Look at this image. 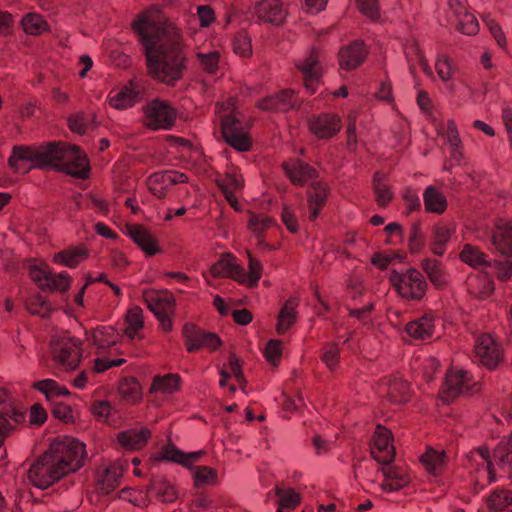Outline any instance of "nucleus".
<instances>
[{"label":"nucleus","mask_w":512,"mask_h":512,"mask_svg":"<svg viewBox=\"0 0 512 512\" xmlns=\"http://www.w3.org/2000/svg\"><path fill=\"white\" fill-rule=\"evenodd\" d=\"M132 27L140 39L149 74L157 81L174 86L187 68L180 28L155 7L137 16Z\"/></svg>","instance_id":"nucleus-1"},{"label":"nucleus","mask_w":512,"mask_h":512,"mask_svg":"<svg viewBox=\"0 0 512 512\" xmlns=\"http://www.w3.org/2000/svg\"><path fill=\"white\" fill-rule=\"evenodd\" d=\"M8 163L17 172H29L33 167L54 168L79 179L88 177L90 169L87 156L76 145L58 143L14 147Z\"/></svg>","instance_id":"nucleus-2"},{"label":"nucleus","mask_w":512,"mask_h":512,"mask_svg":"<svg viewBox=\"0 0 512 512\" xmlns=\"http://www.w3.org/2000/svg\"><path fill=\"white\" fill-rule=\"evenodd\" d=\"M85 457V445L76 438L54 441L28 469V479L39 489H47L64 475L80 469Z\"/></svg>","instance_id":"nucleus-3"},{"label":"nucleus","mask_w":512,"mask_h":512,"mask_svg":"<svg viewBox=\"0 0 512 512\" xmlns=\"http://www.w3.org/2000/svg\"><path fill=\"white\" fill-rule=\"evenodd\" d=\"M282 168L293 184H310L307 191L308 219H317L320 210L327 201L328 188L326 184L316 180L317 171L302 160L294 159L282 164Z\"/></svg>","instance_id":"nucleus-4"},{"label":"nucleus","mask_w":512,"mask_h":512,"mask_svg":"<svg viewBox=\"0 0 512 512\" xmlns=\"http://www.w3.org/2000/svg\"><path fill=\"white\" fill-rule=\"evenodd\" d=\"M249 263L248 273L245 272L243 266L236 264L232 254H223L210 268L209 272H204L203 276L209 285H213L211 278H233L240 283L248 286L257 285L262 275V265L255 260L251 254L248 255Z\"/></svg>","instance_id":"nucleus-5"},{"label":"nucleus","mask_w":512,"mask_h":512,"mask_svg":"<svg viewBox=\"0 0 512 512\" xmlns=\"http://www.w3.org/2000/svg\"><path fill=\"white\" fill-rule=\"evenodd\" d=\"M50 348L54 362L68 371L78 367L82 359V341L71 333L54 335L50 339Z\"/></svg>","instance_id":"nucleus-6"},{"label":"nucleus","mask_w":512,"mask_h":512,"mask_svg":"<svg viewBox=\"0 0 512 512\" xmlns=\"http://www.w3.org/2000/svg\"><path fill=\"white\" fill-rule=\"evenodd\" d=\"M389 280L399 296L408 301H420L428 287L423 274L414 268L406 269L403 272L391 270Z\"/></svg>","instance_id":"nucleus-7"},{"label":"nucleus","mask_w":512,"mask_h":512,"mask_svg":"<svg viewBox=\"0 0 512 512\" xmlns=\"http://www.w3.org/2000/svg\"><path fill=\"white\" fill-rule=\"evenodd\" d=\"M220 120L221 133L227 144L239 152H246V150L251 149V138L234 109L220 116Z\"/></svg>","instance_id":"nucleus-8"},{"label":"nucleus","mask_w":512,"mask_h":512,"mask_svg":"<svg viewBox=\"0 0 512 512\" xmlns=\"http://www.w3.org/2000/svg\"><path fill=\"white\" fill-rule=\"evenodd\" d=\"M143 122L150 129H170L176 121L177 110L167 101L155 98L143 106Z\"/></svg>","instance_id":"nucleus-9"},{"label":"nucleus","mask_w":512,"mask_h":512,"mask_svg":"<svg viewBox=\"0 0 512 512\" xmlns=\"http://www.w3.org/2000/svg\"><path fill=\"white\" fill-rule=\"evenodd\" d=\"M460 258L467 265L474 267L475 269L494 270L497 277L501 281H507L510 275H512V264H502V262L490 261L483 251L479 247L470 245L467 243L463 246L460 253Z\"/></svg>","instance_id":"nucleus-10"},{"label":"nucleus","mask_w":512,"mask_h":512,"mask_svg":"<svg viewBox=\"0 0 512 512\" xmlns=\"http://www.w3.org/2000/svg\"><path fill=\"white\" fill-rule=\"evenodd\" d=\"M297 68L303 76V85L308 93L313 94L321 83L323 71L321 53L312 49L302 59L297 61Z\"/></svg>","instance_id":"nucleus-11"},{"label":"nucleus","mask_w":512,"mask_h":512,"mask_svg":"<svg viewBox=\"0 0 512 512\" xmlns=\"http://www.w3.org/2000/svg\"><path fill=\"white\" fill-rule=\"evenodd\" d=\"M475 384L476 382H474L470 372L465 370L449 371L440 389V397L443 401L449 403L462 393L472 391Z\"/></svg>","instance_id":"nucleus-12"},{"label":"nucleus","mask_w":512,"mask_h":512,"mask_svg":"<svg viewBox=\"0 0 512 512\" xmlns=\"http://www.w3.org/2000/svg\"><path fill=\"white\" fill-rule=\"evenodd\" d=\"M29 275L42 290L65 291L69 288L71 277L68 273H52L45 265H30Z\"/></svg>","instance_id":"nucleus-13"},{"label":"nucleus","mask_w":512,"mask_h":512,"mask_svg":"<svg viewBox=\"0 0 512 512\" xmlns=\"http://www.w3.org/2000/svg\"><path fill=\"white\" fill-rule=\"evenodd\" d=\"M35 388L46 395V399L52 401V413L55 418L61 419L64 422H69L73 419V411L68 405L56 402L59 396L68 395L69 391L65 387L58 386L56 380L44 379L34 384Z\"/></svg>","instance_id":"nucleus-14"},{"label":"nucleus","mask_w":512,"mask_h":512,"mask_svg":"<svg viewBox=\"0 0 512 512\" xmlns=\"http://www.w3.org/2000/svg\"><path fill=\"white\" fill-rule=\"evenodd\" d=\"M474 355L480 364L488 369H494L500 364L502 354L497 343L488 333L479 335L474 344Z\"/></svg>","instance_id":"nucleus-15"},{"label":"nucleus","mask_w":512,"mask_h":512,"mask_svg":"<svg viewBox=\"0 0 512 512\" xmlns=\"http://www.w3.org/2000/svg\"><path fill=\"white\" fill-rule=\"evenodd\" d=\"M183 335L189 352L198 351L200 348L217 349L222 342L216 333L203 331L193 324L184 325Z\"/></svg>","instance_id":"nucleus-16"},{"label":"nucleus","mask_w":512,"mask_h":512,"mask_svg":"<svg viewBox=\"0 0 512 512\" xmlns=\"http://www.w3.org/2000/svg\"><path fill=\"white\" fill-rule=\"evenodd\" d=\"M491 245L495 251L502 255H512V219L511 221H498L492 227H486Z\"/></svg>","instance_id":"nucleus-17"},{"label":"nucleus","mask_w":512,"mask_h":512,"mask_svg":"<svg viewBox=\"0 0 512 512\" xmlns=\"http://www.w3.org/2000/svg\"><path fill=\"white\" fill-rule=\"evenodd\" d=\"M308 128L314 136L325 140V138H331L340 132L341 119L333 113L317 114L309 118Z\"/></svg>","instance_id":"nucleus-18"},{"label":"nucleus","mask_w":512,"mask_h":512,"mask_svg":"<svg viewBox=\"0 0 512 512\" xmlns=\"http://www.w3.org/2000/svg\"><path fill=\"white\" fill-rule=\"evenodd\" d=\"M373 458L383 466L390 465L395 457V449L391 445V431L378 426L371 447Z\"/></svg>","instance_id":"nucleus-19"},{"label":"nucleus","mask_w":512,"mask_h":512,"mask_svg":"<svg viewBox=\"0 0 512 512\" xmlns=\"http://www.w3.org/2000/svg\"><path fill=\"white\" fill-rule=\"evenodd\" d=\"M187 180V175L182 172L158 171L148 177L147 184L150 192L161 199L167 195V190L171 185L186 183Z\"/></svg>","instance_id":"nucleus-20"},{"label":"nucleus","mask_w":512,"mask_h":512,"mask_svg":"<svg viewBox=\"0 0 512 512\" xmlns=\"http://www.w3.org/2000/svg\"><path fill=\"white\" fill-rule=\"evenodd\" d=\"M142 297L147 308L153 311L156 317L175 309V298L169 290H146Z\"/></svg>","instance_id":"nucleus-21"},{"label":"nucleus","mask_w":512,"mask_h":512,"mask_svg":"<svg viewBox=\"0 0 512 512\" xmlns=\"http://www.w3.org/2000/svg\"><path fill=\"white\" fill-rule=\"evenodd\" d=\"M368 51L364 43L355 41L339 50V65L344 70H354L364 62Z\"/></svg>","instance_id":"nucleus-22"},{"label":"nucleus","mask_w":512,"mask_h":512,"mask_svg":"<svg viewBox=\"0 0 512 512\" xmlns=\"http://www.w3.org/2000/svg\"><path fill=\"white\" fill-rule=\"evenodd\" d=\"M297 104L298 97L295 96L294 90L285 89L273 96L262 98V100L258 102L257 106L262 110L286 111L293 109Z\"/></svg>","instance_id":"nucleus-23"},{"label":"nucleus","mask_w":512,"mask_h":512,"mask_svg":"<svg viewBox=\"0 0 512 512\" xmlns=\"http://www.w3.org/2000/svg\"><path fill=\"white\" fill-rule=\"evenodd\" d=\"M255 12L260 20L275 25L283 23L287 15L282 0H260L255 5Z\"/></svg>","instance_id":"nucleus-24"},{"label":"nucleus","mask_w":512,"mask_h":512,"mask_svg":"<svg viewBox=\"0 0 512 512\" xmlns=\"http://www.w3.org/2000/svg\"><path fill=\"white\" fill-rule=\"evenodd\" d=\"M381 472L384 476V481L381 485L382 489L386 491H397L409 485L411 477L405 469L400 466H382Z\"/></svg>","instance_id":"nucleus-25"},{"label":"nucleus","mask_w":512,"mask_h":512,"mask_svg":"<svg viewBox=\"0 0 512 512\" xmlns=\"http://www.w3.org/2000/svg\"><path fill=\"white\" fill-rule=\"evenodd\" d=\"M437 129L442 136L446 137L452 159L460 163L463 153L461 151L462 145L455 121L448 120L446 124H438Z\"/></svg>","instance_id":"nucleus-26"},{"label":"nucleus","mask_w":512,"mask_h":512,"mask_svg":"<svg viewBox=\"0 0 512 512\" xmlns=\"http://www.w3.org/2000/svg\"><path fill=\"white\" fill-rule=\"evenodd\" d=\"M142 98V88L139 85L130 83L129 86H124L114 96L109 97L111 106L116 109H127L134 105L135 102L140 101Z\"/></svg>","instance_id":"nucleus-27"},{"label":"nucleus","mask_w":512,"mask_h":512,"mask_svg":"<svg viewBox=\"0 0 512 512\" xmlns=\"http://www.w3.org/2000/svg\"><path fill=\"white\" fill-rule=\"evenodd\" d=\"M150 435V430L147 427H141L140 429L121 431L117 438L119 444L126 449L137 450L147 445Z\"/></svg>","instance_id":"nucleus-28"},{"label":"nucleus","mask_w":512,"mask_h":512,"mask_svg":"<svg viewBox=\"0 0 512 512\" xmlns=\"http://www.w3.org/2000/svg\"><path fill=\"white\" fill-rule=\"evenodd\" d=\"M148 493L163 502H173L178 496L174 486L164 476L151 477Z\"/></svg>","instance_id":"nucleus-29"},{"label":"nucleus","mask_w":512,"mask_h":512,"mask_svg":"<svg viewBox=\"0 0 512 512\" xmlns=\"http://www.w3.org/2000/svg\"><path fill=\"white\" fill-rule=\"evenodd\" d=\"M128 234L146 254L154 255L160 251L156 238L145 227L139 225L130 226L128 227Z\"/></svg>","instance_id":"nucleus-30"},{"label":"nucleus","mask_w":512,"mask_h":512,"mask_svg":"<svg viewBox=\"0 0 512 512\" xmlns=\"http://www.w3.org/2000/svg\"><path fill=\"white\" fill-rule=\"evenodd\" d=\"M88 250L83 246L68 247L53 255V261L67 267H77L78 264L87 258Z\"/></svg>","instance_id":"nucleus-31"},{"label":"nucleus","mask_w":512,"mask_h":512,"mask_svg":"<svg viewBox=\"0 0 512 512\" xmlns=\"http://www.w3.org/2000/svg\"><path fill=\"white\" fill-rule=\"evenodd\" d=\"M494 460L501 469L508 472L512 480V436L501 439L494 450Z\"/></svg>","instance_id":"nucleus-32"},{"label":"nucleus","mask_w":512,"mask_h":512,"mask_svg":"<svg viewBox=\"0 0 512 512\" xmlns=\"http://www.w3.org/2000/svg\"><path fill=\"white\" fill-rule=\"evenodd\" d=\"M483 277L480 282H476L475 278H469L468 288L471 294L475 297L485 299L489 297L490 294L493 293L495 286L492 278V274L495 273V270H482Z\"/></svg>","instance_id":"nucleus-33"},{"label":"nucleus","mask_w":512,"mask_h":512,"mask_svg":"<svg viewBox=\"0 0 512 512\" xmlns=\"http://www.w3.org/2000/svg\"><path fill=\"white\" fill-rule=\"evenodd\" d=\"M434 329V317L431 313H425L417 320L410 321L406 325V332L414 338H426L432 336Z\"/></svg>","instance_id":"nucleus-34"},{"label":"nucleus","mask_w":512,"mask_h":512,"mask_svg":"<svg viewBox=\"0 0 512 512\" xmlns=\"http://www.w3.org/2000/svg\"><path fill=\"white\" fill-rule=\"evenodd\" d=\"M492 512H512V492L508 489H494L487 499Z\"/></svg>","instance_id":"nucleus-35"},{"label":"nucleus","mask_w":512,"mask_h":512,"mask_svg":"<svg viewBox=\"0 0 512 512\" xmlns=\"http://www.w3.org/2000/svg\"><path fill=\"white\" fill-rule=\"evenodd\" d=\"M425 209L429 212L442 213L447 207L446 196L434 186H428L423 191Z\"/></svg>","instance_id":"nucleus-36"},{"label":"nucleus","mask_w":512,"mask_h":512,"mask_svg":"<svg viewBox=\"0 0 512 512\" xmlns=\"http://www.w3.org/2000/svg\"><path fill=\"white\" fill-rule=\"evenodd\" d=\"M405 55L409 63V69L411 74L414 75L416 70V64H418L419 67H421L426 74H432V69L427 59H425L424 54L422 50H420L417 43H411L409 46L405 47Z\"/></svg>","instance_id":"nucleus-37"},{"label":"nucleus","mask_w":512,"mask_h":512,"mask_svg":"<svg viewBox=\"0 0 512 512\" xmlns=\"http://www.w3.org/2000/svg\"><path fill=\"white\" fill-rule=\"evenodd\" d=\"M387 394L395 403L406 401L410 395V386L406 380L394 378L387 380Z\"/></svg>","instance_id":"nucleus-38"},{"label":"nucleus","mask_w":512,"mask_h":512,"mask_svg":"<svg viewBox=\"0 0 512 512\" xmlns=\"http://www.w3.org/2000/svg\"><path fill=\"white\" fill-rule=\"evenodd\" d=\"M446 453L441 450L428 449L425 454L422 455L421 460L425 468L434 475H438L440 470L443 469L446 463Z\"/></svg>","instance_id":"nucleus-39"},{"label":"nucleus","mask_w":512,"mask_h":512,"mask_svg":"<svg viewBox=\"0 0 512 512\" xmlns=\"http://www.w3.org/2000/svg\"><path fill=\"white\" fill-rule=\"evenodd\" d=\"M21 23L24 31L30 35H41L42 32L49 29L48 23L44 17L39 14H35V12H29V14L24 15Z\"/></svg>","instance_id":"nucleus-40"},{"label":"nucleus","mask_w":512,"mask_h":512,"mask_svg":"<svg viewBox=\"0 0 512 512\" xmlns=\"http://www.w3.org/2000/svg\"><path fill=\"white\" fill-rule=\"evenodd\" d=\"M24 420V414L21 411H13L10 419L7 417H0V449L8 435L14 430V423H20ZM6 452L0 450V461L5 457Z\"/></svg>","instance_id":"nucleus-41"},{"label":"nucleus","mask_w":512,"mask_h":512,"mask_svg":"<svg viewBox=\"0 0 512 512\" xmlns=\"http://www.w3.org/2000/svg\"><path fill=\"white\" fill-rule=\"evenodd\" d=\"M143 315L140 308H134L128 311L126 318L125 334L130 340L139 337V332L143 329Z\"/></svg>","instance_id":"nucleus-42"},{"label":"nucleus","mask_w":512,"mask_h":512,"mask_svg":"<svg viewBox=\"0 0 512 512\" xmlns=\"http://www.w3.org/2000/svg\"><path fill=\"white\" fill-rule=\"evenodd\" d=\"M451 228L446 225H436L433 228V242L431 250L434 254L443 255L446 244L451 238Z\"/></svg>","instance_id":"nucleus-43"},{"label":"nucleus","mask_w":512,"mask_h":512,"mask_svg":"<svg viewBox=\"0 0 512 512\" xmlns=\"http://www.w3.org/2000/svg\"><path fill=\"white\" fill-rule=\"evenodd\" d=\"M124 468L121 465H110L105 470L102 477V489L105 493H111L118 485H120L121 478L123 477Z\"/></svg>","instance_id":"nucleus-44"},{"label":"nucleus","mask_w":512,"mask_h":512,"mask_svg":"<svg viewBox=\"0 0 512 512\" xmlns=\"http://www.w3.org/2000/svg\"><path fill=\"white\" fill-rule=\"evenodd\" d=\"M198 63L202 70H204L207 74H217L219 70V62H220V53L217 50L208 51L204 53V51H199L197 53Z\"/></svg>","instance_id":"nucleus-45"},{"label":"nucleus","mask_w":512,"mask_h":512,"mask_svg":"<svg viewBox=\"0 0 512 512\" xmlns=\"http://www.w3.org/2000/svg\"><path fill=\"white\" fill-rule=\"evenodd\" d=\"M180 376L177 374H167L164 376H155L151 384V391H162L172 393L179 387Z\"/></svg>","instance_id":"nucleus-46"},{"label":"nucleus","mask_w":512,"mask_h":512,"mask_svg":"<svg viewBox=\"0 0 512 512\" xmlns=\"http://www.w3.org/2000/svg\"><path fill=\"white\" fill-rule=\"evenodd\" d=\"M422 268L426 272L429 280L436 286H442L446 282L440 262L426 258L422 261Z\"/></svg>","instance_id":"nucleus-47"},{"label":"nucleus","mask_w":512,"mask_h":512,"mask_svg":"<svg viewBox=\"0 0 512 512\" xmlns=\"http://www.w3.org/2000/svg\"><path fill=\"white\" fill-rule=\"evenodd\" d=\"M373 188L376 194L377 203L382 207H385V205H387L392 199V194L389 187L384 182V175L379 174V172H376L373 177Z\"/></svg>","instance_id":"nucleus-48"},{"label":"nucleus","mask_w":512,"mask_h":512,"mask_svg":"<svg viewBox=\"0 0 512 512\" xmlns=\"http://www.w3.org/2000/svg\"><path fill=\"white\" fill-rule=\"evenodd\" d=\"M26 306L30 313L40 317L50 316L53 310L50 302H48L45 297L40 296V294H36L30 298Z\"/></svg>","instance_id":"nucleus-49"},{"label":"nucleus","mask_w":512,"mask_h":512,"mask_svg":"<svg viewBox=\"0 0 512 512\" xmlns=\"http://www.w3.org/2000/svg\"><path fill=\"white\" fill-rule=\"evenodd\" d=\"M193 478L197 487L213 485L217 481V470L210 466H197L193 471Z\"/></svg>","instance_id":"nucleus-50"},{"label":"nucleus","mask_w":512,"mask_h":512,"mask_svg":"<svg viewBox=\"0 0 512 512\" xmlns=\"http://www.w3.org/2000/svg\"><path fill=\"white\" fill-rule=\"evenodd\" d=\"M275 493L278 497V503L284 505L286 509L295 508V506L300 504L301 497L292 488L276 486Z\"/></svg>","instance_id":"nucleus-51"},{"label":"nucleus","mask_w":512,"mask_h":512,"mask_svg":"<svg viewBox=\"0 0 512 512\" xmlns=\"http://www.w3.org/2000/svg\"><path fill=\"white\" fill-rule=\"evenodd\" d=\"M274 219L262 214H251L248 222L249 229L256 236H261L267 228L271 227Z\"/></svg>","instance_id":"nucleus-52"},{"label":"nucleus","mask_w":512,"mask_h":512,"mask_svg":"<svg viewBox=\"0 0 512 512\" xmlns=\"http://www.w3.org/2000/svg\"><path fill=\"white\" fill-rule=\"evenodd\" d=\"M321 360L330 371H334L340 360V350L337 344L329 343L323 347Z\"/></svg>","instance_id":"nucleus-53"},{"label":"nucleus","mask_w":512,"mask_h":512,"mask_svg":"<svg viewBox=\"0 0 512 512\" xmlns=\"http://www.w3.org/2000/svg\"><path fill=\"white\" fill-rule=\"evenodd\" d=\"M295 320V313L290 304V302H286L283 308L280 311L278 322L276 325L277 332L283 334L291 327Z\"/></svg>","instance_id":"nucleus-54"},{"label":"nucleus","mask_w":512,"mask_h":512,"mask_svg":"<svg viewBox=\"0 0 512 512\" xmlns=\"http://www.w3.org/2000/svg\"><path fill=\"white\" fill-rule=\"evenodd\" d=\"M233 50L236 54L242 56L243 58H245V56L251 55L252 46L250 36L245 34V32H238V34L234 36Z\"/></svg>","instance_id":"nucleus-55"},{"label":"nucleus","mask_w":512,"mask_h":512,"mask_svg":"<svg viewBox=\"0 0 512 512\" xmlns=\"http://www.w3.org/2000/svg\"><path fill=\"white\" fill-rule=\"evenodd\" d=\"M264 357L270 364L276 365L282 357V341L271 339L265 344Z\"/></svg>","instance_id":"nucleus-56"},{"label":"nucleus","mask_w":512,"mask_h":512,"mask_svg":"<svg viewBox=\"0 0 512 512\" xmlns=\"http://www.w3.org/2000/svg\"><path fill=\"white\" fill-rule=\"evenodd\" d=\"M93 341L99 348L109 347L115 344V331L113 328H99L93 334Z\"/></svg>","instance_id":"nucleus-57"},{"label":"nucleus","mask_w":512,"mask_h":512,"mask_svg":"<svg viewBox=\"0 0 512 512\" xmlns=\"http://www.w3.org/2000/svg\"><path fill=\"white\" fill-rule=\"evenodd\" d=\"M163 457L170 461L181 463L182 465H188L190 461L197 458L196 454L186 456V454L182 453L181 450L175 448L174 445H167L163 449Z\"/></svg>","instance_id":"nucleus-58"},{"label":"nucleus","mask_w":512,"mask_h":512,"mask_svg":"<svg viewBox=\"0 0 512 512\" xmlns=\"http://www.w3.org/2000/svg\"><path fill=\"white\" fill-rule=\"evenodd\" d=\"M457 29L466 35H475L479 31V22L474 15L466 12L463 16H460Z\"/></svg>","instance_id":"nucleus-59"},{"label":"nucleus","mask_w":512,"mask_h":512,"mask_svg":"<svg viewBox=\"0 0 512 512\" xmlns=\"http://www.w3.org/2000/svg\"><path fill=\"white\" fill-rule=\"evenodd\" d=\"M484 21L490 30L493 38L496 40L498 46L505 48L506 47V38L502 31V27L496 22V20L491 19L490 16H486Z\"/></svg>","instance_id":"nucleus-60"},{"label":"nucleus","mask_w":512,"mask_h":512,"mask_svg":"<svg viewBox=\"0 0 512 512\" xmlns=\"http://www.w3.org/2000/svg\"><path fill=\"white\" fill-rule=\"evenodd\" d=\"M425 244V239L421 233L420 225L414 223L410 230L409 246L411 251L419 252Z\"/></svg>","instance_id":"nucleus-61"},{"label":"nucleus","mask_w":512,"mask_h":512,"mask_svg":"<svg viewBox=\"0 0 512 512\" xmlns=\"http://www.w3.org/2000/svg\"><path fill=\"white\" fill-rule=\"evenodd\" d=\"M111 410V403L107 402V400H95L91 404L92 414L100 420H108Z\"/></svg>","instance_id":"nucleus-62"},{"label":"nucleus","mask_w":512,"mask_h":512,"mask_svg":"<svg viewBox=\"0 0 512 512\" xmlns=\"http://www.w3.org/2000/svg\"><path fill=\"white\" fill-rule=\"evenodd\" d=\"M358 7L364 15L375 20L379 16V3L378 0H357Z\"/></svg>","instance_id":"nucleus-63"},{"label":"nucleus","mask_w":512,"mask_h":512,"mask_svg":"<svg viewBox=\"0 0 512 512\" xmlns=\"http://www.w3.org/2000/svg\"><path fill=\"white\" fill-rule=\"evenodd\" d=\"M281 218L283 223L286 225L287 229L291 232H297L298 231V219L290 207H283Z\"/></svg>","instance_id":"nucleus-64"}]
</instances>
